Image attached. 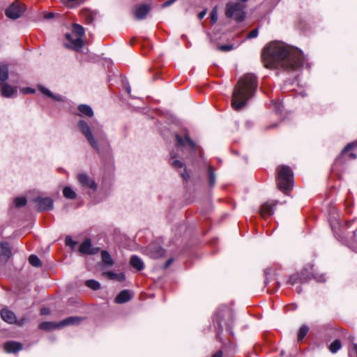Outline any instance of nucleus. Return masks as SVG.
<instances>
[{"mask_svg":"<svg viewBox=\"0 0 357 357\" xmlns=\"http://www.w3.org/2000/svg\"><path fill=\"white\" fill-rule=\"evenodd\" d=\"M262 59L266 68L278 66L288 71H295L305 65L308 66L301 50L278 42L271 43L264 49Z\"/></svg>","mask_w":357,"mask_h":357,"instance_id":"nucleus-1","label":"nucleus"},{"mask_svg":"<svg viewBox=\"0 0 357 357\" xmlns=\"http://www.w3.org/2000/svg\"><path fill=\"white\" fill-rule=\"evenodd\" d=\"M257 88V77L248 73L239 79L232 93L231 105L235 110L241 109L251 98Z\"/></svg>","mask_w":357,"mask_h":357,"instance_id":"nucleus-2","label":"nucleus"},{"mask_svg":"<svg viewBox=\"0 0 357 357\" xmlns=\"http://www.w3.org/2000/svg\"><path fill=\"white\" fill-rule=\"evenodd\" d=\"M85 30L82 26L79 24L74 23L72 24V33H66V38L70 43L68 46L74 50H79L84 45L83 36Z\"/></svg>","mask_w":357,"mask_h":357,"instance_id":"nucleus-3","label":"nucleus"},{"mask_svg":"<svg viewBox=\"0 0 357 357\" xmlns=\"http://www.w3.org/2000/svg\"><path fill=\"white\" fill-rule=\"evenodd\" d=\"M293 173L288 166L278 168L277 184L280 190L285 192L291 188Z\"/></svg>","mask_w":357,"mask_h":357,"instance_id":"nucleus-4","label":"nucleus"},{"mask_svg":"<svg viewBox=\"0 0 357 357\" xmlns=\"http://www.w3.org/2000/svg\"><path fill=\"white\" fill-rule=\"evenodd\" d=\"M245 5L241 3H227L225 15L229 18H233L238 22L245 18Z\"/></svg>","mask_w":357,"mask_h":357,"instance_id":"nucleus-5","label":"nucleus"},{"mask_svg":"<svg viewBox=\"0 0 357 357\" xmlns=\"http://www.w3.org/2000/svg\"><path fill=\"white\" fill-rule=\"evenodd\" d=\"M77 126L82 134L86 137L90 145L96 150L99 151L98 141L94 138L91 129L89 124L84 120H80Z\"/></svg>","mask_w":357,"mask_h":357,"instance_id":"nucleus-6","label":"nucleus"},{"mask_svg":"<svg viewBox=\"0 0 357 357\" xmlns=\"http://www.w3.org/2000/svg\"><path fill=\"white\" fill-rule=\"evenodd\" d=\"M26 10L25 5L19 1H15L6 10V15L10 19L16 20L21 17Z\"/></svg>","mask_w":357,"mask_h":357,"instance_id":"nucleus-7","label":"nucleus"},{"mask_svg":"<svg viewBox=\"0 0 357 357\" xmlns=\"http://www.w3.org/2000/svg\"><path fill=\"white\" fill-rule=\"evenodd\" d=\"M77 180L84 189H90L93 192L96 191L98 185L93 179L90 178L85 173H80L77 175Z\"/></svg>","mask_w":357,"mask_h":357,"instance_id":"nucleus-8","label":"nucleus"},{"mask_svg":"<svg viewBox=\"0 0 357 357\" xmlns=\"http://www.w3.org/2000/svg\"><path fill=\"white\" fill-rule=\"evenodd\" d=\"M151 10V7L148 4L144 3L136 6L133 10V15L137 20H142L146 17Z\"/></svg>","mask_w":357,"mask_h":357,"instance_id":"nucleus-9","label":"nucleus"},{"mask_svg":"<svg viewBox=\"0 0 357 357\" xmlns=\"http://www.w3.org/2000/svg\"><path fill=\"white\" fill-rule=\"evenodd\" d=\"M35 201L39 211H50L53 208V200L50 197H37Z\"/></svg>","mask_w":357,"mask_h":357,"instance_id":"nucleus-10","label":"nucleus"},{"mask_svg":"<svg viewBox=\"0 0 357 357\" xmlns=\"http://www.w3.org/2000/svg\"><path fill=\"white\" fill-rule=\"evenodd\" d=\"M175 138L177 146H185V144H188L192 150H195L196 144L192 140L188 135H185L184 138H183L181 135L176 134Z\"/></svg>","mask_w":357,"mask_h":357,"instance_id":"nucleus-11","label":"nucleus"},{"mask_svg":"<svg viewBox=\"0 0 357 357\" xmlns=\"http://www.w3.org/2000/svg\"><path fill=\"white\" fill-rule=\"evenodd\" d=\"M275 206V203L267 202L264 203L260 208V214L261 215L265 218L266 217H269L273 214L274 212V206Z\"/></svg>","mask_w":357,"mask_h":357,"instance_id":"nucleus-12","label":"nucleus"},{"mask_svg":"<svg viewBox=\"0 0 357 357\" xmlns=\"http://www.w3.org/2000/svg\"><path fill=\"white\" fill-rule=\"evenodd\" d=\"M309 279V275L305 276L303 272H301V273H295L289 277L287 281V284L294 285L298 282L304 283L307 282Z\"/></svg>","mask_w":357,"mask_h":357,"instance_id":"nucleus-13","label":"nucleus"},{"mask_svg":"<svg viewBox=\"0 0 357 357\" xmlns=\"http://www.w3.org/2000/svg\"><path fill=\"white\" fill-rule=\"evenodd\" d=\"M3 347L5 351L8 353H15L22 350L23 345L17 342L8 341L4 344Z\"/></svg>","mask_w":357,"mask_h":357,"instance_id":"nucleus-14","label":"nucleus"},{"mask_svg":"<svg viewBox=\"0 0 357 357\" xmlns=\"http://www.w3.org/2000/svg\"><path fill=\"white\" fill-rule=\"evenodd\" d=\"M17 87H13L5 83L1 84V94L5 98H10L17 93Z\"/></svg>","mask_w":357,"mask_h":357,"instance_id":"nucleus-15","label":"nucleus"},{"mask_svg":"<svg viewBox=\"0 0 357 357\" xmlns=\"http://www.w3.org/2000/svg\"><path fill=\"white\" fill-rule=\"evenodd\" d=\"M1 319L8 324H15L17 322V318L15 314L10 310L7 309H3L1 311Z\"/></svg>","mask_w":357,"mask_h":357,"instance_id":"nucleus-16","label":"nucleus"},{"mask_svg":"<svg viewBox=\"0 0 357 357\" xmlns=\"http://www.w3.org/2000/svg\"><path fill=\"white\" fill-rule=\"evenodd\" d=\"M11 248L8 242H0V257L7 261L11 256Z\"/></svg>","mask_w":357,"mask_h":357,"instance_id":"nucleus-17","label":"nucleus"},{"mask_svg":"<svg viewBox=\"0 0 357 357\" xmlns=\"http://www.w3.org/2000/svg\"><path fill=\"white\" fill-rule=\"evenodd\" d=\"M91 242L89 238L85 239L79 245V251L82 254H89L93 255L96 253V251L91 249Z\"/></svg>","mask_w":357,"mask_h":357,"instance_id":"nucleus-18","label":"nucleus"},{"mask_svg":"<svg viewBox=\"0 0 357 357\" xmlns=\"http://www.w3.org/2000/svg\"><path fill=\"white\" fill-rule=\"evenodd\" d=\"M132 298V296L129 290L125 289L121 291L115 298V302L116 303H124L129 301Z\"/></svg>","mask_w":357,"mask_h":357,"instance_id":"nucleus-19","label":"nucleus"},{"mask_svg":"<svg viewBox=\"0 0 357 357\" xmlns=\"http://www.w3.org/2000/svg\"><path fill=\"white\" fill-rule=\"evenodd\" d=\"M80 16L82 19L88 24L93 23L95 17V13L88 9H82L80 11Z\"/></svg>","mask_w":357,"mask_h":357,"instance_id":"nucleus-20","label":"nucleus"},{"mask_svg":"<svg viewBox=\"0 0 357 357\" xmlns=\"http://www.w3.org/2000/svg\"><path fill=\"white\" fill-rule=\"evenodd\" d=\"M82 318L79 317H70L58 323L59 327H63L69 325H76L80 323Z\"/></svg>","mask_w":357,"mask_h":357,"instance_id":"nucleus-21","label":"nucleus"},{"mask_svg":"<svg viewBox=\"0 0 357 357\" xmlns=\"http://www.w3.org/2000/svg\"><path fill=\"white\" fill-rule=\"evenodd\" d=\"M130 264L134 268H135L138 271L143 270L144 267V262L142 261V260L136 255H133L131 257Z\"/></svg>","mask_w":357,"mask_h":357,"instance_id":"nucleus-22","label":"nucleus"},{"mask_svg":"<svg viewBox=\"0 0 357 357\" xmlns=\"http://www.w3.org/2000/svg\"><path fill=\"white\" fill-rule=\"evenodd\" d=\"M103 275L106 276L108 279L112 280H117L119 282H123L126 279V276L124 273H115L112 271H107L102 273Z\"/></svg>","mask_w":357,"mask_h":357,"instance_id":"nucleus-23","label":"nucleus"},{"mask_svg":"<svg viewBox=\"0 0 357 357\" xmlns=\"http://www.w3.org/2000/svg\"><path fill=\"white\" fill-rule=\"evenodd\" d=\"M79 112L84 116L91 117L93 115L92 108L88 105H79L78 107Z\"/></svg>","mask_w":357,"mask_h":357,"instance_id":"nucleus-24","label":"nucleus"},{"mask_svg":"<svg viewBox=\"0 0 357 357\" xmlns=\"http://www.w3.org/2000/svg\"><path fill=\"white\" fill-rule=\"evenodd\" d=\"M39 328L45 331H51L56 328H61V327H59L58 323L45 321L39 324Z\"/></svg>","mask_w":357,"mask_h":357,"instance_id":"nucleus-25","label":"nucleus"},{"mask_svg":"<svg viewBox=\"0 0 357 357\" xmlns=\"http://www.w3.org/2000/svg\"><path fill=\"white\" fill-rule=\"evenodd\" d=\"M39 90L41 93L46 95L47 96L53 98L57 101H61L63 100L62 96L60 95H54L53 94L49 89H46L44 86H40Z\"/></svg>","mask_w":357,"mask_h":357,"instance_id":"nucleus-26","label":"nucleus"},{"mask_svg":"<svg viewBox=\"0 0 357 357\" xmlns=\"http://www.w3.org/2000/svg\"><path fill=\"white\" fill-rule=\"evenodd\" d=\"M101 257H102V262L105 265H107L108 266H112L114 264V261H113L111 255H109V253L107 251L102 250L101 252Z\"/></svg>","mask_w":357,"mask_h":357,"instance_id":"nucleus-27","label":"nucleus"},{"mask_svg":"<svg viewBox=\"0 0 357 357\" xmlns=\"http://www.w3.org/2000/svg\"><path fill=\"white\" fill-rule=\"evenodd\" d=\"M8 77V67L6 65L0 66V81L4 82Z\"/></svg>","mask_w":357,"mask_h":357,"instance_id":"nucleus-28","label":"nucleus"},{"mask_svg":"<svg viewBox=\"0 0 357 357\" xmlns=\"http://www.w3.org/2000/svg\"><path fill=\"white\" fill-rule=\"evenodd\" d=\"M63 196L66 198L74 199L76 198L77 195L75 192L70 187H65L63 190Z\"/></svg>","mask_w":357,"mask_h":357,"instance_id":"nucleus-29","label":"nucleus"},{"mask_svg":"<svg viewBox=\"0 0 357 357\" xmlns=\"http://www.w3.org/2000/svg\"><path fill=\"white\" fill-rule=\"evenodd\" d=\"M176 158V153H174V151L171 152L170 153V159L172 160L171 165L174 168H182L183 167V163L178 160H174V158Z\"/></svg>","mask_w":357,"mask_h":357,"instance_id":"nucleus-30","label":"nucleus"},{"mask_svg":"<svg viewBox=\"0 0 357 357\" xmlns=\"http://www.w3.org/2000/svg\"><path fill=\"white\" fill-rule=\"evenodd\" d=\"M342 347V344L340 340H334L329 346V350L331 353H336L340 348Z\"/></svg>","mask_w":357,"mask_h":357,"instance_id":"nucleus-31","label":"nucleus"},{"mask_svg":"<svg viewBox=\"0 0 357 357\" xmlns=\"http://www.w3.org/2000/svg\"><path fill=\"white\" fill-rule=\"evenodd\" d=\"M29 262L35 267H40L42 266L40 259L35 255H31L29 257Z\"/></svg>","mask_w":357,"mask_h":357,"instance_id":"nucleus-32","label":"nucleus"},{"mask_svg":"<svg viewBox=\"0 0 357 357\" xmlns=\"http://www.w3.org/2000/svg\"><path fill=\"white\" fill-rule=\"evenodd\" d=\"M86 286L89 287L90 289L93 290H98L100 287V283L94 280H88L85 282Z\"/></svg>","mask_w":357,"mask_h":357,"instance_id":"nucleus-33","label":"nucleus"},{"mask_svg":"<svg viewBox=\"0 0 357 357\" xmlns=\"http://www.w3.org/2000/svg\"><path fill=\"white\" fill-rule=\"evenodd\" d=\"M309 328L307 326H302L298 331V341H301L307 335Z\"/></svg>","mask_w":357,"mask_h":357,"instance_id":"nucleus-34","label":"nucleus"},{"mask_svg":"<svg viewBox=\"0 0 357 357\" xmlns=\"http://www.w3.org/2000/svg\"><path fill=\"white\" fill-rule=\"evenodd\" d=\"M208 173L209 185L211 187H213L215 183V176L213 172V169L212 167H208Z\"/></svg>","mask_w":357,"mask_h":357,"instance_id":"nucleus-35","label":"nucleus"},{"mask_svg":"<svg viewBox=\"0 0 357 357\" xmlns=\"http://www.w3.org/2000/svg\"><path fill=\"white\" fill-rule=\"evenodd\" d=\"M14 204L16 207H22L26 205V199L25 197H17L14 199Z\"/></svg>","mask_w":357,"mask_h":357,"instance_id":"nucleus-36","label":"nucleus"},{"mask_svg":"<svg viewBox=\"0 0 357 357\" xmlns=\"http://www.w3.org/2000/svg\"><path fill=\"white\" fill-rule=\"evenodd\" d=\"M66 6L70 8L77 6L83 3L86 0H67Z\"/></svg>","mask_w":357,"mask_h":357,"instance_id":"nucleus-37","label":"nucleus"},{"mask_svg":"<svg viewBox=\"0 0 357 357\" xmlns=\"http://www.w3.org/2000/svg\"><path fill=\"white\" fill-rule=\"evenodd\" d=\"M234 49V46L232 45H220L218 47V50L221 52H229Z\"/></svg>","mask_w":357,"mask_h":357,"instance_id":"nucleus-38","label":"nucleus"},{"mask_svg":"<svg viewBox=\"0 0 357 357\" xmlns=\"http://www.w3.org/2000/svg\"><path fill=\"white\" fill-rule=\"evenodd\" d=\"M218 20V14L216 8H213L211 13V21L213 24L215 23Z\"/></svg>","mask_w":357,"mask_h":357,"instance_id":"nucleus-39","label":"nucleus"},{"mask_svg":"<svg viewBox=\"0 0 357 357\" xmlns=\"http://www.w3.org/2000/svg\"><path fill=\"white\" fill-rule=\"evenodd\" d=\"M65 243L66 245L70 246L72 248H74L76 245V242L73 240V238L68 236L66 237Z\"/></svg>","mask_w":357,"mask_h":357,"instance_id":"nucleus-40","label":"nucleus"},{"mask_svg":"<svg viewBox=\"0 0 357 357\" xmlns=\"http://www.w3.org/2000/svg\"><path fill=\"white\" fill-rule=\"evenodd\" d=\"M156 253L153 255L154 257H160L165 254V250L160 247H156Z\"/></svg>","mask_w":357,"mask_h":357,"instance_id":"nucleus-41","label":"nucleus"},{"mask_svg":"<svg viewBox=\"0 0 357 357\" xmlns=\"http://www.w3.org/2000/svg\"><path fill=\"white\" fill-rule=\"evenodd\" d=\"M354 146H355V144L354 143L348 144L344 148V149L342 151V155L346 154L348 151H349L350 150L353 149L354 148Z\"/></svg>","mask_w":357,"mask_h":357,"instance_id":"nucleus-42","label":"nucleus"},{"mask_svg":"<svg viewBox=\"0 0 357 357\" xmlns=\"http://www.w3.org/2000/svg\"><path fill=\"white\" fill-rule=\"evenodd\" d=\"M351 225H355L354 230L353 231V232H355V231L357 229V222L356 220L354 219L346 222L345 227L347 229H349Z\"/></svg>","mask_w":357,"mask_h":357,"instance_id":"nucleus-43","label":"nucleus"},{"mask_svg":"<svg viewBox=\"0 0 357 357\" xmlns=\"http://www.w3.org/2000/svg\"><path fill=\"white\" fill-rule=\"evenodd\" d=\"M258 35V29H255L252 31H251L247 36V38L252 39L255 38Z\"/></svg>","mask_w":357,"mask_h":357,"instance_id":"nucleus-44","label":"nucleus"},{"mask_svg":"<svg viewBox=\"0 0 357 357\" xmlns=\"http://www.w3.org/2000/svg\"><path fill=\"white\" fill-rule=\"evenodd\" d=\"M23 93H33L35 90L30 87L24 88L22 90Z\"/></svg>","mask_w":357,"mask_h":357,"instance_id":"nucleus-45","label":"nucleus"},{"mask_svg":"<svg viewBox=\"0 0 357 357\" xmlns=\"http://www.w3.org/2000/svg\"><path fill=\"white\" fill-rule=\"evenodd\" d=\"M176 0H167L165 2L163 3L162 7H168L171 6L172 3H174Z\"/></svg>","mask_w":357,"mask_h":357,"instance_id":"nucleus-46","label":"nucleus"},{"mask_svg":"<svg viewBox=\"0 0 357 357\" xmlns=\"http://www.w3.org/2000/svg\"><path fill=\"white\" fill-rule=\"evenodd\" d=\"M218 324V331L217 333V337H219L220 332L222 331V330H223V326H222L221 321H219Z\"/></svg>","mask_w":357,"mask_h":357,"instance_id":"nucleus-47","label":"nucleus"},{"mask_svg":"<svg viewBox=\"0 0 357 357\" xmlns=\"http://www.w3.org/2000/svg\"><path fill=\"white\" fill-rule=\"evenodd\" d=\"M54 16V13L50 12V13H48L45 15V18L47 19V20H50V19L53 18Z\"/></svg>","mask_w":357,"mask_h":357,"instance_id":"nucleus-48","label":"nucleus"},{"mask_svg":"<svg viewBox=\"0 0 357 357\" xmlns=\"http://www.w3.org/2000/svg\"><path fill=\"white\" fill-rule=\"evenodd\" d=\"M206 10H203V11H202V12H200V13L198 14V18H199V20H202V19H203V18L204 17V16L206 15Z\"/></svg>","mask_w":357,"mask_h":357,"instance_id":"nucleus-49","label":"nucleus"},{"mask_svg":"<svg viewBox=\"0 0 357 357\" xmlns=\"http://www.w3.org/2000/svg\"><path fill=\"white\" fill-rule=\"evenodd\" d=\"M49 313H50V310L48 308L44 307L40 310V314L43 315L48 314Z\"/></svg>","mask_w":357,"mask_h":357,"instance_id":"nucleus-50","label":"nucleus"},{"mask_svg":"<svg viewBox=\"0 0 357 357\" xmlns=\"http://www.w3.org/2000/svg\"><path fill=\"white\" fill-rule=\"evenodd\" d=\"M182 177L183 178L184 180L187 181L189 177H190V175L186 172V171L185 170L184 172L181 174Z\"/></svg>","mask_w":357,"mask_h":357,"instance_id":"nucleus-51","label":"nucleus"},{"mask_svg":"<svg viewBox=\"0 0 357 357\" xmlns=\"http://www.w3.org/2000/svg\"><path fill=\"white\" fill-rule=\"evenodd\" d=\"M212 357H222V351L220 350L217 351Z\"/></svg>","mask_w":357,"mask_h":357,"instance_id":"nucleus-52","label":"nucleus"},{"mask_svg":"<svg viewBox=\"0 0 357 357\" xmlns=\"http://www.w3.org/2000/svg\"><path fill=\"white\" fill-rule=\"evenodd\" d=\"M173 259H168L166 263H165V268H167L172 262Z\"/></svg>","mask_w":357,"mask_h":357,"instance_id":"nucleus-53","label":"nucleus"},{"mask_svg":"<svg viewBox=\"0 0 357 357\" xmlns=\"http://www.w3.org/2000/svg\"><path fill=\"white\" fill-rule=\"evenodd\" d=\"M273 106H274V109L276 110V112H278L279 106L278 105V104L275 103V102H273Z\"/></svg>","mask_w":357,"mask_h":357,"instance_id":"nucleus-54","label":"nucleus"},{"mask_svg":"<svg viewBox=\"0 0 357 357\" xmlns=\"http://www.w3.org/2000/svg\"><path fill=\"white\" fill-rule=\"evenodd\" d=\"M316 278L318 281H319V282L325 281V279H324V275H321V276L320 277V278Z\"/></svg>","mask_w":357,"mask_h":357,"instance_id":"nucleus-55","label":"nucleus"},{"mask_svg":"<svg viewBox=\"0 0 357 357\" xmlns=\"http://www.w3.org/2000/svg\"><path fill=\"white\" fill-rule=\"evenodd\" d=\"M296 290L297 293L300 294L302 291V288L301 287H297Z\"/></svg>","mask_w":357,"mask_h":357,"instance_id":"nucleus-56","label":"nucleus"},{"mask_svg":"<svg viewBox=\"0 0 357 357\" xmlns=\"http://www.w3.org/2000/svg\"><path fill=\"white\" fill-rule=\"evenodd\" d=\"M349 156L351 158H356V155L353 153H349Z\"/></svg>","mask_w":357,"mask_h":357,"instance_id":"nucleus-57","label":"nucleus"},{"mask_svg":"<svg viewBox=\"0 0 357 357\" xmlns=\"http://www.w3.org/2000/svg\"><path fill=\"white\" fill-rule=\"evenodd\" d=\"M227 331H230V327L229 325H227Z\"/></svg>","mask_w":357,"mask_h":357,"instance_id":"nucleus-58","label":"nucleus"},{"mask_svg":"<svg viewBox=\"0 0 357 357\" xmlns=\"http://www.w3.org/2000/svg\"><path fill=\"white\" fill-rule=\"evenodd\" d=\"M227 314H228L229 316H231V312H230V311L229 310H227Z\"/></svg>","mask_w":357,"mask_h":357,"instance_id":"nucleus-59","label":"nucleus"},{"mask_svg":"<svg viewBox=\"0 0 357 357\" xmlns=\"http://www.w3.org/2000/svg\"><path fill=\"white\" fill-rule=\"evenodd\" d=\"M19 325H22V320H21L19 323H18Z\"/></svg>","mask_w":357,"mask_h":357,"instance_id":"nucleus-60","label":"nucleus"},{"mask_svg":"<svg viewBox=\"0 0 357 357\" xmlns=\"http://www.w3.org/2000/svg\"><path fill=\"white\" fill-rule=\"evenodd\" d=\"M127 91H128V93H130V88H128V89H127Z\"/></svg>","mask_w":357,"mask_h":357,"instance_id":"nucleus-61","label":"nucleus"},{"mask_svg":"<svg viewBox=\"0 0 357 357\" xmlns=\"http://www.w3.org/2000/svg\"><path fill=\"white\" fill-rule=\"evenodd\" d=\"M350 357H351V356H350Z\"/></svg>","mask_w":357,"mask_h":357,"instance_id":"nucleus-62","label":"nucleus"}]
</instances>
